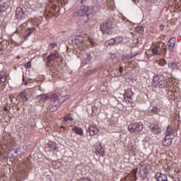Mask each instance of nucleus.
Masks as SVG:
<instances>
[{"instance_id":"obj_32","label":"nucleus","mask_w":181,"mask_h":181,"mask_svg":"<svg viewBox=\"0 0 181 181\" xmlns=\"http://www.w3.org/2000/svg\"><path fill=\"white\" fill-rule=\"evenodd\" d=\"M70 115H71V113H69V114L67 115V116H65V117H64V121H65V122H67V121H73V118H72Z\"/></svg>"},{"instance_id":"obj_28","label":"nucleus","mask_w":181,"mask_h":181,"mask_svg":"<svg viewBox=\"0 0 181 181\" xmlns=\"http://www.w3.org/2000/svg\"><path fill=\"white\" fill-rule=\"evenodd\" d=\"M168 67L171 70H176V69H177V64H176V63H175L174 62H170L168 64Z\"/></svg>"},{"instance_id":"obj_39","label":"nucleus","mask_w":181,"mask_h":181,"mask_svg":"<svg viewBox=\"0 0 181 181\" xmlns=\"http://www.w3.org/2000/svg\"><path fill=\"white\" fill-rule=\"evenodd\" d=\"M158 64L160 66H165V64H166V60L165 59H160L158 62Z\"/></svg>"},{"instance_id":"obj_3","label":"nucleus","mask_w":181,"mask_h":181,"mask_svg":"<svg viewBox=\"0 0 181 181\" xmlns=\"http://www.w3.org/2000/svg\"><path fill=\"white\" fill-rule=\"evenodd\" d=\"M49 102L57 108H59V107H60V105L62 104L60 97H59V95H57L56 93L51 95Z\"/></svg>"},{"instance_id":"obj_53","label":"nucleus","mask_w":181,"mask_h":181,"mask_svg":"<svg viewBox=\"0 0 181 181\" xmlns=\"http://www.w3.org/2000/svg\"><path fill=\"white\" fill-rule=\"evenodd\" d=\"M134 2V4H136V0H132Z\"/></svg>"},{"instance_id":"obj_13","label":"nucleus","mask_w":181,"mask_h":181,"mask_svg":"<svg viewBox=\"0 0 181 181\" xmlns=\"http://www.w3.org/2000/svg\"><path fill=\"white\" fill-rule=\"evenodd\" d=\"M150 129L153 134H156V135H158V134H160V132H162V129L158 125L151 124L150 126Z\"/></svg>"},{"instance_id":"obj_51","label":"nucleus","mask_w":181,"mask_h":181,"mask_svg":"<svg viewBox=\"0 0 181 181\" xmlns=\"http://www.w3.org/2000/svg\"><path fill=\"white\" fill-rule=\"evenodd\" d=\"M24 84H25V86H28V81H25V82L24 83Z\"/></svg>"},{"instance_id":"obj_54","label":"nucleus","mask_w":181,"mask_h":181,"mask_svg":"<svg viewBox=\"0 0 181 181\" xmlns=\"http://www.w3.org/2000/svg\"><path fill=\"white\" fill-rule=\"evenodd\" d=\"M128 177H125V178H124V180H127V178Z\"/></svg>"},{"instance_id":"obj_15","label":"nucleus","mask_w":181,"mask_h":181,"mask_svg":"<svg viewBox=\"0 0 181 181\" xmlns=\"http://www.w3.org/2000/svg\"><path fill=\"white\" fill-rule=\"evenodd\" d=\"M173 141V137H168L165 136L164 140L163 141V145L164 146H170V145H172Z\"/></svg>"},{"instance_id":"obj_9","label":"nucleus","mask_w":181,"mask_h":181,"mask_svg":"<svg viewBox=\"0 0 181 181\" xmlns=\"http://www.w3.org/2000/svg\"><path fill=\"white\" fill-rule=\"evenodd\" d=\"M96 155L99 156H104L105 155V149L101 144H98L95 146Z\"/></svg>"},{"instance_id":"obj_21","label":"nucleus","mask_w":181,"mask_h":181,"mask_svg":"<svg viewBox=\"0 0 181 181\" xmlns=\"http://www.w3.org/2000/svg\"><path fill=\"white\" fill-rule=\"evenodd\" d=\"M16 15L18 19L22 18V16H23V10L22 9V8L18 7L16 8Z\"/></svg>"},{"instance_id":"obj_16","label":"nucleus","mask_w":181,"mask_h":181,"mask_svg":"<svg viewBox=\"0 0 181 181\" xmlns=\"http://www.w3.org/2000/svg\"><path fill=\"white\" fill-rule=\"evenodd\" d=\"M155 179L158 181H164L168 179V175L162 174L161 173H157L155 175Z\"/></svg>"},{"instance_id":"obj_8","label":"nucleus","mask_w":181,"mask_h":181,"mask_svg":"<svg viewBox=\"0 0 181 181\" xmlns=\"http://www.w3.org/2000/svg\"><path fill=\"white\" fill-rule=\"evenodd\" d=\"M72 42L78 46V47H80V46H83L84 45V37L82 36H76L74 40H72Z\"/></svg>"},{"instance_id":"obj_47","label":"nucleus","mask_w":181,"mask_h":181,"mask_svg":"<svg viewBox=\"0 0 181 181\" xmlns=\"http://www.w3.org/2000/svg\"><path fill=\"white\" fill-rule=\"evenodd\" d=\"M81 1V4H84V3H86V1H87V0H80Z\"/></svg>"},{"instance_id":"obj_44","label":"nucleus","mask_w":181,"mask_h":181,"mask_svg":"<svg viewBox=\"0 0 181 181\" xmlns=\"http://www.w3.org/2000/svg\"><path fill=\"white\" fill-rule=\"evenodd\" d=\"M165 26L163 25H160V30H163Z\"/></svg>"},{"instance_id":"obj_42","label":"nucleus","mask_w":181,"mask_h":181,"mask_svg":"<svg viewBox=\"0 0 181 181\" xmlns=\"http://www.w3.org/2000/svg\"><path fill=\"white\" fill-rule=\"evenodd\" d=\"M57 46V43H51L49 45V47L52 48V49H54V47Z\"/></svg>"},{"instance_id":"obj_35","label":"nucleus","mask_w":181,"mask_h":181,"mask_svg":"<svg viewBox=\"0 0 181 181\" xmlns=\"http://www.w3.org/2000/svg\"><path fill=\"white\" fill-rule=\"evenodd\" d=\"M152 52L154 54H156V56L160 54H159L160 51L158 49V47H156V46L152 49Z\"/></svg>"},{"instance_id":"obj_50","label":"nucleus","mask_w":181,"mask_h":181,"mask_svg":"<svg viewBox=\"0 0 181 181\" xmlns=\"http://www.w3.org/2000/svg\"><path fill=\"white\" fill-rule=\"evenodd\" d=\"M153 110H154L155 111H158V107H154Z\"/></svg>"},{"instance_id":"obj_27","label":"nucleus","mask_w":181,"mask_h":181,"mask_svg":"<svg viewBox=\"0 0 181 181\" xmlns=\"http://www.w3.org/2000/svg\"><path fill=\"white\" fill-rule=\"evenodd\" d=\"M114 45H115V38H112L105 42V45H106V46H112Z\"/></svg>"},{"instance_id":"obj_31","label":"nucleus","mask_w":181,"mask_h":181,"mask_svg":"<svg viewBox=\"0 0 181 181\" xmlns=\"http://www.w3.org/2000/svg\"><path fill=\"white\" fill-rule=\"evenodd\" d=\"M138 173V168L133 169L132 170V176L135 178V180H136L138 178L136 177V174Z\"/></svg>"},{"instance_id":"obj_7","label":"nucleus","mask_w":181,"mask_h":181,"mask_svg":"<svg viewBox=\"0 0 181 181\" xmlns=\"http://www.w3.org/2000/svg\"><path fill=\"white\" fill-rule=\"evenodd\" d=\"M168 49L170 50V52H173L175 49V46L176 45V37H171L168 42Z\"/></svg>"},{"instance_id":"obj_26","label":"nucleus","mask_w":181,"mask_h":181,"mask_svg":"<svg viewBox=\"0 0 181 181\" xmlns=\"http://www.w3.org/2000/svg\"><path fill=\"white\" fill-rule=\"evenodd\" d=\"M72 131L76 132V134H78V135H81V136L83 135V130L77 127H73Z\"/></svg>"},{"instance_id":"obj_4","label":"nucleus","mask_w":181,"mask_h":181,"mask_svg":"<svg viewBox=\"0 0 181 181\" xmlns=\"http://www.w3.org/2000/svg\"><path fill=\"white\" fill-rule=\"evenodd\" d=\"M111 22L110 21H105L103 22L100 25V29L103 33H109L110 30L111 29Z\"/></svg>"},{"instance_id":"obj_38","label":"nucleus","mask_w":181,"mask_h":181,"mask_svg":"<svg viewBox=\"0 0 181 181\" xmlns=\"http://www.w3.org/2000/svg\"><path fill=\"white\" fill-rule=\"evenodd\" d=\"M25 67L26 69H30V67H32V62L30 61L28 62L25 64Z\"/></svg>"},{"instance_id":"obj_20","label":"nucleus","mask_w":181,"mask_h":181,"mask_svg":"<svg viewBox=\"0 0 181 181\" xmlns=\"http://www.w3.org/2000/svg\"><path fill=\"white\" fill-rule=\"evenodd\" d=\"M139 173L144 175L148 176V169H146V165H141L139 170Z\"/></svg>"},{"instance_id":"obj_1","label":"nucleus","mask_w":181,"mask_h":181,"mask_svg":"<svg viewBox=\"0 0 181 181\" xmlns=\"http://www.w3.org/2000/svg\"><path fill=\"white\" fill-rule=\"evenodd\" d=\"M128 129L129 132L132 133L139 132V131H142V129H144V124L141 122L132 123L129 125Z\"/></svg>"},{"instance_id":"obj_36","label":"nucleus","mask_w":181,"mask_h":181,"mask_svg":"<svg viewBox=\"0 0 181 181\" xmlns=\"http://www.w3.org/2000/svg\"><path fill=\"white\" fill-rule=\"evenodd\" d=\"M47 146H49V148H52V149H56V143L49 142L47 144Z\"/></svg>"},{"instance_id":"obj_22","label":"nucleus","mask_w":181,"mask_h":181,"mask_svg":"<svg viewBox=\"0 0 181 181\" xmlns=\"http://www.w3.org/2000/svg\"><path fill=\"white\" fill-rule=\"evenodd\" d=\"M132 95H134V92H132V90L128 88L127 90L124 92V97L126 98H132Z\"/></svg>"},{"instance_id":"obj_17","label":"nucleus","mask_w":181,"mask_h":181,"mask_svg":"<svg viewBox=\"0 0 181 181\" xmlns=\"http://www.w3.org/2000/svg\"><path fill=\"white\" fill-rule=\"evenodd\" d=\"M52 96H49L47 95H40L37 97L40 103H46V101H50V98Z\"/></svg>"},{"instance_id":"obj_10","label":"nucleus","mask_w":181,"mask_h":181,"mask_svg":"<svg viewBox=\"0 0 181 181\" xmlns=\"http://www.w3.org/2000/svg\"><path fill=\"white\" fill-rule=\"evenodd\" d=\"M78 13L79 16H86V13H90L88 11V7L81 6L80 8L78 10Z\"/></svg>"},{"instance_id":"obj_5","label":"nucleus","mask_w":181,"mask_h":181,"mask_svg":"<svg viewBox=\"0 0 181 181\" xmlns=\"http://www.w3.org/2000/svg\"><path fill=\"white\" fill-rule=\"evenodd\" d=\"M100 9H101V8L98 5L93 6V8L88 9L89 13H86V18H88V19H90V18H93V16L95 13H97V12H98Z\"/></svg>"},{"instance_id":"obj_18","label":"nucleus","mask_w":181,"mask_h":181,"mask_svg":"<svg viewBox=\"0 0 181 181\" xmlns=\"http://www.w3.org/2000/svg\"><path fill=\"white\" fill-rule=\"evenodd\" d=\"M30 91V89H28L24 90L23 92L20 93V98H21L22 101H28V93Z\"/></svg>"},{"instance_id":"obj_11","label":"nucleus","mask_w":181,"mask_h":181,"mask_svg":"<svg viewBox=\"0 0 181 181\" xmlns=\"http://www.w3.org/2000/svg\"><path fill=\"white\" fill-rule=\"evenodd\" d=\"M56 59H60L59 53L50 54L47 58V63H52V62H54Z\"/></svg>"},{"instance_id":"obj_12","label":"nucleus","mask_w":181,"mask_h":181,"mask_svg":"<svg viewBox=\"0 0 181 181\" xmlns=\"http://www.w3.org/2000/svg\"><path fill=\"white\" fill-rule=\"evenodd\" d=\"M20 152V155H23V153H26L28 152V146H21L18 148H16L14 151V153L18 155V153Z\"/></svg>"},{"instance_id":"obj_30","label":"nucleus","mask_w":181,"mask_h":181,"mask_svg":"<svg viewBox=\"0 0 181 181\" xmlns=\"http://www.w3.org/2000/svg\"><path fill=\"white\" fill-rule=\"evenodd\" d=\"M115 39V45H119V43L122 42L123 38L122 37H116Z\"/></svg>"},{"instance_id":"obj_45","label":"nucleus","mask_w":181,"mask_h":181,"mask_svg":"<svg viewBox=\"0 0 181 181\" xmlns=\"http://www.w3.org/2000/svg\"><path fill=\"white\" fill-rule=\"evenodd\" d=\"M148 2H151V4H155V1L156 0H148Z\"/></svg>"},{"instance_id":"obj_2","label":"nucleus","mask_w":181,"mask_h":181,"mask_svg":"<svg viewBox=\"0 0 181 181\" xmlns=\"http://www.w3.org/2000/svg\"><path fill=\"white\" fill-rule=\"evenodd\" d=\"M153 81L156 84H158L160 88H165V86H166V81H165V77L162 75H158L157 76H155L153 78Z\"/></svg>"},{"instance_id":"obj_25","label":"nucleus","mask_w":181,"mask_h":181,"mask_svg":"<svg viewBox=\"0 0 181 181\" xmlns=\"http://www.w3.org/2000/svg\"><path fill=\"white\" fill-rule=\"evenodd\" d=\"M83 59L86 63L88 64L91 62V60H93V57H91L90 54H86Z\"/></svg>"},{"instance_id":"obj_29","label":"nucleus","mask_w":181,"mask_h":181,"mask_svg":"<svg viewBox=\"0 0 181 181\" xmlns=\"http://www.w3.org/2000/svg\"><path fill=\"white\" fill-rule=\"evenodd\" d=\"M33 32H35V28L27 29L26 35L25 37V39H26L27 37H29V36H30L32 35V33H33Z\"/></svg>"},{"instance_id":"obj_49","label":"nucleus","mask_w":181,"mask_h":181,"mask_svg":"<svg viewBox=\"0 0 181 181\" xmlns=\"http://www.w3.org/2000/svg\"><path fill=\"white\" fill-rule=\"evenodd\" d=\"M111 59H112V62H114V59H115V55L113 54V57H112Z\"/></svg>"},{"instance_id":"obj_23","label":"nucleus","mask_w":181,"mask_h":181,"mask_svg":"<svg viewBox=\"0 0 181 181\" xmlns=\"http://www.w3.org/2000/svg\"><path fill=\"white\" fill-rule=\"evenodd\" d=\"M57 107L51 103V104L47 107V110L48 112H54V111H57Z\"/></svg>"},{"instance_id":"obj_19","label":"nucleus","mask_w":181,"mask_h":181,"mask_svg":"<svg viewBox=\"0 0 181 181\" xmlns=\"http://www.w3.org/2000/svg\"><path fill=\"white\" fill-rule=\"evenodd\" d=\"M156 47H158L160 54H165V53H166V46L165 44L161 43L160 45Z\"/></svg>"},{"instance_id":"obj_6","label":"nucleus","mask_w":181,"mask_h":181,"mask_svg":"<svg viewBox=\"0 0 181 181\" xmlns=\"http://www.w3.org/2000/svg\"><path fill=\"white\" fill-rule=\"evenodd\" d=\"M88 132L89 133V135H90V136H94V135H97V134L100 132V130L96 126L89 125Z\"/></svg>"},{"instance_id":"obj_14","label":"nucleus","mask_w":181,"mask_h":181,"mask_svg":"<svg viewBox=\"0 0 181 181\" xmlns=\"http://www.w3.org/2000/svg\"><path fill=\"white\" fill-rule=\"evenodd\" d=\"M170 138H175V133L173 132V127L172 126H168L166 129V135Z\"/></svg>"},{"instance_id":"obj_46","label":"nucleus","mask_w":181,"mask_h":181,"mask_svg":"<svg viewBox=\"0 0 181 181\" xmlns=\"http://www.w3.org/2000/svg\"><path fill=\"white\" fill-rule=\"evenodd\" d=\"M119 73H122V71H123L122 67H120L119 69Z\"/></svg>"},{"instance_id":"obj_37","label":"nucleus","mask_w":181,"mask_h":181,"mask_svg":"<svg viewBox=\"0 0 181 181\" xmlns=\"http://www.w3.org/2000/svg\"><path fill=\"white\" fill-rule=\"evenodd\" d=\"M136 31L139 32V33H143V32H144V27H142V26L137 27L136 28Z\"/></svg>"},{"instance_id":"obj_40","label":"nucleus","mask_w":181,"mask_h":181,"mask_svg":"<svg viewBox=\"0 0 181 181\" xmlns=\"http://www.w3.org/2000/svg\"><path fill=\"white\" fill-rule=\"evenodd\" d=\"M72 16H74V18H77V16H80V14H78V10H77V11H74L72 13Z\"/></svg>"},{"instance_id":"obj_34","label":"nucleus","mask_w":181,"mask_h":181,"mask_svg":"<svg viewBox=\"0 0 181 181\" xmlns=\"http://www.w3.org/2000/svg\"><path fill=\"white\" fill-rule=\"evenodd\" d=\"M61 100V103H64V101H67V100H69V98H70L69 95H65V96H62L59 98Z\"/></svg>"},{"instance_id":"obj_24","label":"nucleus","mask_w":181,"mask_h":181,"mask_svg":"<svg viewBox=\"0 0 181 181\" xmlns=\"http://www.w3.org/2000/svg\"><path fill=\"white\" fill-rule=\"evenodd\" d=\"M6 74H5L4 71H1L0 72V81L1 83H6Z\"/></svg>"},{"instance_id":"obj_41","label":"nucleus","mask_w":181,"mask_h":181,"mask_svg":"<svg viewBox=\"0 0 181 181\" xmlns=\"http://www.w3.org/2000/svg\"><path fill=\"white\" fill-rule=\"evenodd\" d=\"M174 181H181V176L177 175V177H173Z\"/></svg>"},{"instance_id":"obj_48","label":"nucleus","mask_w":181,"mask_h":181,"mask_svg":"<svg viewBox=\"0 0 181 181\" xmlns=\"http://www.w3.org/2000/svg\"><path fill=\"white\" fill-rule=\"evenodd\" d=\"M46 54H44L43 55H42V57H43V59H44V60H46Z\"/></svg>"},{"instance_id":"obj_43","label":"nucleus","mask_w":181,"mask_h":181,"mask_svg":"<svg viewBox=\"0 0 181 181\" xmlns=\"http://www.w3.org/2000/svg\"><path fill=\"white\" fill-rule=\"evenodd\" d=\"M78 181H91V180L90 179H88V178H81Z\"/></svg>"},{"instance_id":"obj_52","label":"nucleus","mask_w":181,"mask_h":181,"mask_svg":"<svg viewBox=\"0 0 181 181\" xmlns=\"http://www.w3.org/2000/svg\"><path fill=\"white\" fill-rule=\"evenodd\" d=\"M23 81H25V76L23 75Z\"/></svg>"},{"instance_id":"obj_33","label":"nucleus","mask_w":181,"mask_h":181,"mask_svg":"<svg viewBox=\"0 0 181 181\" xmlns=\"http://www.w3.org/2000/svg\"><path fill=\"white\" fill-rule=\"evenodd\" d=\"M97 111H98V107L93 106L92 107V115H95L97 114Z\"/></svg>"}]
</instances>
